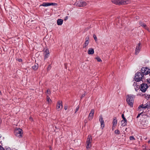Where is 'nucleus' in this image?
Here are the masks:
<instances>
[{
    "label": "nucleus",
    "instance_id": "nucleus-1",
    "mask_svg": "<svg viewBox=\"0 0 150 150\" xmlns=\"http://www.w3.org/2000/svg\"><path fill=\"white\" fill-rule=\"evenodd\" d=\"M126 101L128 105L132 107L134 102V96L133 95L129 94L126 95Z\"/></svg>",
    "mask_w": 150,
    "mask_h": 150
},
{
    "label": "nucleus",
    "instance_id": "nucleus-2",
    "mask_svg": "<svg viewBox=\"0 0 150 150\" xmlns=\"http://www.w3.org/2000/svg\"><path fill=\"white\" fill-rule=\"evenodd\" d=\"M135 75L134 79L137 82H139L142 81V79L144 78V76L141 72H137Z\"/></svg>",
    "mask_w": 150,
    "mask_h": 150
},
{
    "label": "nucleus",
    "instance_id": "nucleus-3",
    "mask_svg": "<svg viewBox=\"0 0 150 150\" xmlns=\"http://www.w3.org/2000/svg\"><path fill=\"white\" fill-rule=\"evenodd\" d=\"M14 133L16 136L19 138L21 137L23 134L22 130L20 128L16 129H15Z\"/></svg>",
    "mask_w": 150,
    "mask_h": 150
},
{
    "label": "nucleus",
    "instance_id": "nucleus-4",
    "mask_svg": "<svg viewBox=\"0 0 150 150\" xmlns=\"http://www.w3.org/2000/svg\"><path fill=\"white\" fill-rule=\"evenodd\" d=\"M141 72L144 76L150 73V69L147 68L143 67L141 69Z\"/></svg>",
    "mask_w": 150,
    "mask_h": 150
},
{
    "label": "nucleus",
    "instance_id": "nucleus-5",
    "mask_svg": "<svg viewBox=\"0 0 150 150\" xmlns=\"http://www.w3.org/2000/svg\"><path fill=\"white\" fill-rule=\"evenodd\" d=\"M148 87L147 84L143 83L141 84L140 89L143 92H145Z\"/></svg>",
    "mask_w": 150,
    "mask_h": 150
},
{
    "label": "nucleus",
    "instance_id": "nucleus-6",
    "mask_svg": "<svg viewBox=\"0 0 150 150\" xmlns=\"http://www.w3.org/2000/svg\"><path fill=\"white\" fill-rule=\"evenodd\" d=\"M63 108V106L62 105V102L60 100H59L58 101L57 105V109L58 111L61 110Z\"/></svg>",
    "mask_w": 150,
    "mask_h": 150
},
{
    "label": "nucleus",
    "instance_id": "nucleus-7",
    "mask_svg": "<svg viewBox=\"0 0 150 150\" xmlns=\"http://www.w3.org/2000/svg\"><path fill=\"white\" fill-rule=\"evenodd\" d=\"M141 43H139L137 45L135 50V54H137L139 52L141 48V47L140 46Z\"/></svg>",
    "mask_w": 150,
    "mask_h": 150
},
{
    "label": "nucleus",
    "instance_id": "nucleus-8",
    "mask_svg": "<svg viewBox=\"0 0 150 150\" xmlns=\"http://www.w3.org/2000/svg\"><path fill=\"white\" fill-rule=\"evenodd\" d=\"M87 4L86 2L83 1H79L77 4V6L79 7H82L86 6Z\"/></svg>",
    "mask_w": 150,
    "mask_h": 150
},
{
    "label": "nucleus",
    "instance_id": "nucleus-9",
    "mask_svg": "<svg viewBox=\"0 0 150 150\" xmlns=\"http://www.w3.org/2000/svg\"><path fill=\"white\" fill-rule=\"evenodd\" d=\"M99 121L100 123V126L103 129L105 127V124L104 121L103 119V118L102 117V115H100L99 116Z\"/></svg>",
    "mask_w": 150,
    "mask_h": 150
},
{
    "label": "nucleus",
    "instance_id": "nucleus-10",
    "mask_svg": "<svg viewBox=\"0 0 150 150\" xmlns=\"http://www.w3.org/2000/svg\"><path fill=\"white\" fill-rule=\"evenodd\" d=\"M49 52L48 49H46L44 52V60L48 58L49 56Z\"/></svg>",
    "mask_w": 150,
    "mask_h": 150
},
{
    "label": "nucleus",
    "instance_id": "nucleus-11",
    "mask_svg": "<svg viewBox=\"0 0 150 150\" xmlns=\"http://www.w3.org/2000/svg\"><path fill=\"white\" fill-rule=\"evenodd\" d=\"M112 3L117 5H122V0H112Z\"/></svg>",
    "mask_w": 150,
    "mask_h": 150
},
{
    "label": "nucleus",
    "instance_id": "nucleus-12",
    "mask_svg": "<svg viewBox=\"0 0 150 150\" xmlns=\"http://www.w3.org/2000/svg\"><path fill=\"white\" fill-rule=\"evenodd\" d=\"M139 24L140 26H142L146 29L149 31V28L147 27L146 25L142 21H140L139 22Z\"/></svg>",
    "mask_w": 150,
    "mask_h": 150
},
{
    "label": "nucleus",
    "instance_id": "nucleus-13",
    "mask_svg": "<svg viewBox=\"0 0 150 150\" xmlns=\"http://www.w3.org/2000/svg\"><path fill=\"white\" fill-rule=\"evenodd\" d=\"M86 41L83 45V48H86V47H87L88 45L89 44V37H88V38H86Z\"/></svg>",
    "mask_w": 150,
    "mask_h": 150
},
{
    "label": "nucleus",
    "instance_id": "nucleus-14",
    "mask_svg": "<svg viewBox=\"0 0 150 150\" xmlns=\"http://www.w3.org/2000/svg\"><path fill=\"white\" fill-rule=\"evenodd\" d=\"M149 122L148 121L144 120L142 121L141 124L144 127H146L148 125Z\"/></svg>",
    "mask_w": 150,
    "mask_h": 150
},
{
    "label": "nucleus",
    "instance_id": "nucleus-15",
    "mask_svg": "<svg viewBox=\"0 0 150 150\" xmlns=\"http://www.w3.org/2000/svg\"><path fill=\"white\" fill-rule=\"evenodd\" d=\"M150 106L149 105V104L147 103L146 104L144 105H140L138 107V108L140 109L141 108H142L146 109V108H148Z\"/></svg>",
    "mask_w": 150,
    "mask_h": 150
},
{
    "label": "nucleus",
    "instance_id": "nucleus-16",
    "mask_svg": "<svg viewBox=\"0 0 150 150\" xmlns=\"http://www.w3.org/2000/svg\"><path fill=\"white\" fill-rule=\"evenodd\" d=\"M94 110L93 109H92L91 110L90 112L88 115V120L89 121L93 119V117H92L91 116V115L92 114V115H94Z\"/></svg>",
    "mask_w": 150,
    "mask_h": 150
},
{
    "label": "nucleus",
    "instance_id": "nucleus-17",
    "mask_svg": "<svg viewBox=\"0 0 150 150\" xmlns=\"http://www.w3.org/2000/svg\"><path fill=\"white\" fill-rule=\"evenodd\" d=\"M117 124V120L116 117H114L113 118V120L112 121V124H113V126H112V128L114 127H115Z\"/></svg>",
    "mask_w": 150,
    "mask_h": 150
},
{
    "label": "nucleus",
    "instance_id": "nucleus-18",
    "mask_svg": "<svg viewBox=\"0 0 150 150\" xmlns=\"http://www.w3.org/2000/svg\"><path fill=\"white\" fill-rule=\"evenodd\" d=\"M92 137L91 135H89L88 136L86 142L91 143L92 141Z\"/></svg>",
    "mask_w": 150,
    "mask_h": 150
},
{
    "label": "nucleus",
    "instance_id": "nucleus-19",
    "mask_svg": "<svg viewBox=\"0 0 150 150\" xmlns=\"http://www.w3.org/2000/svg\"><path fill=\"white\" fill-rule=\"evenodd\" d=\"M88 53L89 54H93L94 53V50L92 48H90L88 51Z\"/></svg>",
    "mask_w": 150,
    "mask_h": 150
},
{
    "label": "nucleus",
    "instance_id": "nucleus-20",
    "mask_svg": "<svg viewBox=\"0 0 150 150\" xmlns=\"http://www.w3.org/2000/svg\"><path fill=\"white\" fill-rule=\"evenodd\" d=\"M63 22V20L61 19H58L57 21V23L59 25H62Z\"/></svg>",
    "mask_w": 150,
    "mask_h": 150
},
{
    "label": "nucleus",
    "instance_id": "nucleus-21",
    "mask_svg": "<svg viewBox=\"0 0 150 150\" xmlns=\"http://www.w3.org/2000/svg\"><path fill=\"white\" fill-rule=\"evenodd\" d=\"M127 120H122L121 122V125L123 127L127 125Z\"/></svg>",
    "mask_w": 150,
    "mask_h": 150
},
{
    "label": "nucleus",
    "instance_id": "nucleus-22",
    "mask_svg": "<svg viewBox=\"0 0 150 150\" xmlns=\"http://www.w3.org/2000/svg\"><path fill=\"white\" fill-rule=\"evenodd\" d=\"M122 5H125L126 4H128L130 3L131 2V1L129 0H127L125 1H124L123 0H122Z\"/></svg>",
    "mask_w": 150,
    "mask_h": 150
},
{
    "label": "nucleus",
    "instance_id": "nucleus-23",
    "mask_svg": "<svg viewBox=\"0 0 150 150\" xmlns=\"http://www.w3.org/2000/svg\"><path fill=\"white\" fill-rule=\"evenodd\" d=\"M86 147L87 149L90 148L91 147V146H92L91 143L86 142Z\"/></svg>",
    "mask_w": 150,
    "mask_h": 150
},
{
    "label": "nucleus",
    "instance_id": "nucleus-24",
    "mask_svg": "<svg viewBox=\"0 0 150 150\" xmlns=\"http://www.w3.org/2000/svg\"><path fill=\"white\" fill-rule=\"evenodd\" d=\"M38 67V64H35L34 66H32V68L33 70H36L37 69Z\"/></svg>",
    "mask_w": 150,
    "mask_h": 150
},
{
    "label": "nucleus",
    "instance_id": "nucleus-25",
    "mask_svg": "<svg viewBox=\"0 0 150 150\" xmlns=\"http://www.w3.org/2000/svg\"><path fill=\"white\" fill-rule=\"evenodd\" d=\"M42 6H50V3H44L42 5Z\"/></svg>",
    "mask_w": 150,
    "mask_h": 150
},
{
    "label": "nucleus",
    "instance_id": "nucleus-26",
    "mask_svg": "<svg viewBox=\"0 0 150 150\" xmlns=\"http://www.w3.org/2000/svg\"><path fill=\"white\" fill-rule=\"evenodd\" d=\"M142 96H144V97L147 100H148L149 99H150V94L149 95H146L145 94L142 95Z\"/></svg>",
    "mask_w": 150,
    "mask_h": 150
},
{
    "label": "nucleus",
    "instance_id": "nucleus-27",
    "mask_svg": "<svg viewBox=\"0 0 150 150\" xmlns=\"http://www.w3.org/2000/svg\"><path fill=\"white\" fill-rule=\"evenodd\" d=\"M47 102L49 103H50L51 102V100L50 99V98L48 96H47Z\"/></svg>",
    "mask_w": 150,
    "mask_h": 150
},
{
    "label": "nucleus",
    "instance_id": "nucleus-28",
    "mask_svg": "<svg viewBox=\"0 0 150 150\" xmlns=\"http://www.w3.org/2000/svg\"><path fill=\"white\" fill-rule=\"evenodd\" d=\"M96 59L97 60L98 62H102V61L100 58L99 57H96Z\"/></svg>",
    "mask_w": 150,
    "mask_h": 150
},
{
    "label": "nucleus",
    "instance_id": "nucleus-29",
    "mask_svg": "<svg viewBox=\"0 0 150 150\" xmlns=\"http://www.w3.org/2000/svg\"><path fill=\"white\" fill-rule=\"evenodd\" d=\"M129 139L131 140H134L135 139L133 136H131L129 137Z\"/></svg>",
    "mask_w": 150,
    "mask_h": 150
},
{
    "label": "nucleus",
    "instance_id": "nucleus-30",
    "mask_svg": "<svg viewBox=\"0 0 150 150\" xmlns=\"http://www.w3.org/2000/svg\"><path fill=\"white\" fill-rule=\"evenodd\" d=\"M115 133L117 134H119L120 133V131L119 130L117 129L115 131Z\"/></svg>",
    "mask_w": 150,
    "mask_h": 150
},
{
    "label": "nucleus",
    "instance_id": "nucleus-31",
    "mask_svg": "<svg viewBox=\"0 0 150 150\" xmlns=\"http://www.w3.org/2000/svg\"><path fill=\"white\" fill-rule=\"evenodd\" d=\"M93 38H94L95 41H97L98 39H97V38L96 35H95L94 34L93 35Z\"/></svg>",
    "mask_w": 150,
    "mask_h": 150
},
{
    "label": "nucleus",
    "instance_id": "nucleus-32",
    "mask_svg": "<svg viewBox=\"0 0 150 150\" xmlns=\"http://www.w3.org/2000/svg\"><path fill=\"white\" fill-rule=\"evenodd\" d=\"M46 93H47V94H48V95L50 94L51 92H50V89H48Z\"/></svg>",
    "mask_w": 150,
    "mask_h": 150
},
{
    "label": "nucleus",
    "instance_id": "nucleus-33",
    "mask_svg": "<svg viewBox=\"0 0 150 150\" xmlns=\"http://www.w3.org/2000/svg\"><path fill=\"white\" fill-rule=\"evenodd\" d=\"M50 6H51V5L56 6L57 5V4L56 3H50Z\"/></svg>",
    "mask_w": 150,
    "mask_h": 150
},
{
    "label": "nucleus",
    "instance_id": "nucleus-34",
    "mask_svg": "<svg viewBox=\"0 0 150 150\" xmlns=\"http://www.w3.org/2000/svg\"><path fill=\"white\" fill-rule=\"evenodd\" d=\"M79 108V105L77 106L76 109L75 113H76L77 111H78Z\"/></svg>",
    "mask_w": 150,
    "mask_h": 150
},
{
    "label": "nucleus",
    "instance_id": "nucleus-35",
    "mask_svg": "<svg viewBox=\"0 0 150 150\" xmlns=\"http://www.w3.org/2000/svg\"><path fill=\"white\" fill-rule=\"evenodd\" d=\"M144 112V111H143V112H142L138 114V115L137 117V118H139L140 117V115H142V114L143 113V112Z\"/></svg>",
    "mask_w": 150,
    "mask_h": 150
},
{
    "label": "nucleus",
    "instance_id": "nucleus-36",
    "mask_svg": "<svg viewBox=\"0 0 150 150\" xmlns=\"http://www.w3.org/2000/svg\"><path fill=\"white\" fill-rule=\"evenodd\" d=\"M122 117L123 120H127L125 118V117L124 115V114H122Z\"/></svg>",
    "mask_w": 150,
    "mask_h": 150
},
{
    "label": "nucleus",
    "instance_id": "nucleus-37",
    "mask_svg": "<svg viewBox=\"0 0 150 150\" xmlns=\"http://www.w3.org/2000/svg\"><path fill=\"white\" fill-rule=\"evenodd\" d=\"M51 68V67L50 65H49V66H48V67H47V70H50V69Z\"/></svg>",
    "mask_w": 150,
    "mask_h": 150
},
{
    "label": "nucleus",
    "instance_id": "nucleus-38",
    "mask_svg": "<svg viewBox=\"0 0 150 150\" xmlns=\"http://www.w3.org/2000/svg\"><path fill=\"white\" fill-rule=\"evenodd\" d=\"M64 108L65 110H66L67 109V106L65 105L64 106Z\"/></svg>",
    "mask_w": 150,
    "mask_h": 150
},
{
    "label": "nucleus",
    "instance_id": "nucleus-39",
    "mask_svg": "<svg viewBox=\"0 0 150 150\" xmlns=\"http://www.w3.org/2000/svg\"><path fill=\"white\" fill-rule=\"evenodd\" d=\"M0 150H4L3 148L1 146H0Z\"/></svg>",
    "mask_w": 150,
    "mask_h": 150
},
{
    "label": "nucleus",
    "instance_id": "nucleus-40",
    "mask_svg": "<svg viewBox=\"0 0 150 150\" xmlns=\"http://www.w3.org/2000/svg\"><path fill=\"white\" fill-rule=\"evenodd\" d=\"M85 96V95L84 94H83L81 96V99H82V98L84 97V96Z\"/></svg>",
    "mask_w": 150,
    "mask_h": 150
},
{
    "label": "nucleus",
    "instance_id": "nucleus-41",
    "mask_svg": "<svg viewBox=\"0 0 150 150\" xmlns=\"http://www.w3.org/2000/svg\"><path fill=\"white\" fill-rule=\"evenodd\" d=\"M147 81L148 83H150V79H147Z\"/></svg>",
    "mask_w": 150,
    "mask_h": 150
},
{
    "label": "nucleus",
    "instance_id": "nucleus-42",
    "mask_svg": "<svg viewBox=\"0 0 150 150\" xmlns=\"http://www.w3.org/2000/svg\"><path fill=\"white\" fill-rule=\"evenodd\" d=\"M30 120L31 121H32L33 120V118L31 117H30Z\"/></svg>",
    "mask_w": 150,
    "mask_h": 150
},
{
    "label": "nucleus",
    "instance_id": "nucleus-43",
    "mask_svg": "<svg viewBox=\"0 0 150 150\" xmlns=\"http://www.w3.org/2000/svg\"><path fill=\"white\" fill-rule=\"evenodd\" d=\"M19 62H21L22 61V59H19Z\"/></svg>",
    "mask_w": 150,
    "mask_h": 150
},
{
    "label": "nucleus",
    "instance_id": "nucleus-44",
    "mask_svg": "<svg viewBox=\"0 0 150 150\" xmlns=\"http://www.w3.org/2000/svg\"><path fill=\"white\" fill-rule=\"evenodd\" d=\"M148 143L149 144H150V140L148 141Z\"/></svg>",
    "mask_w": 150,
    "mask_h": 150
},
{
    "label": "nucleus",
    "instance_id": "nucleus-45",
    "mask_svg": "<svg viewBox=\"0 0 150 150\" xmlns=\"http://www.w3.org/2000/svg\"><path fill=\"white\" fill-rule=\"evenodd\" d=\"M93 115H92V114H91V116L92 117H93Z\"/></svg>",
    "mask_w": 150,
    "mask_h": 150
},
{
    "label": "nucleus",
    "instance_id": "nucleus-46",
    "mask_svg": "<svg viewBox=\"0 0 150 150\" xmlns=\"http://www.w3.org/2000/svg\"><path fill=\"white\" fill-rule=\"evenodd\" d=\"M145 150H150L149 149H146Z\"/></svg>",
    "mask_w": 150,
    "mask_h": 150
},
{
    "label": "nucleus",
    "instance_id": "nucleus-47",
    "mask_svg": "<svg viewBox=\"0 0 150 150\" xmlns=\"http://www.w3.org/2000/svg\"><path fill=\"white\" fill-rule=\"evenodd\" d=\"M84 122H86V121H84Z\"/></svg>",
    "mask_w": 150,
    "mask_h": 150
},
{
    "label": "nucleus",
    "instance_id": "nucleus-48",
    "mask_svg": "<svg viewBox=\"0 0 150 150\" xmlns=\"http://www.w3.org/2000/svg\"><path fill=\"white\" fill-rule=\"evenodd\" d=\"M84 122H86V121H84Z\"/></svg>",
    "mask_w": 150,
    "mask_h": 150
},
{
    "label": "nucleus",
    "instance_id": "nucleus-49",
    "mask_svg": "<svg viewBox=\"0 0 150 150\" xmlns=\"http://www.w3.org/2000/svg\"><path fill=\"white\" fill-rule=\"evenodd\" d=\"M84 122H86V121H84Z\"/></svg>",
    "mask_w": 150,
    "mask_h": 150
},
{
    "label": "nucleus",
    "instance_id": "nucleus-50",
    "mask_svg": "<svg viewBox=\"0 0 150 150\" xmlns=\"http://www.w3.org/2000/svg\"><path fill=\"white\" fill-rule=\"evenodd\" d=\"M1 136L0 135V138H1Z\"/></svg>",
    "mask_w": 150,
    "mask_h": 150
}]
</instances>
